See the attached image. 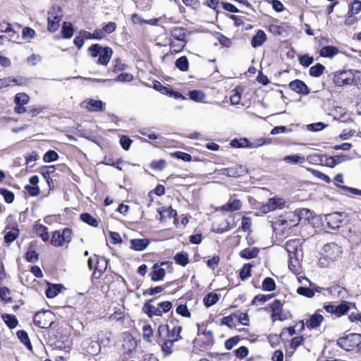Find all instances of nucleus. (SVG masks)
Returning <instances> with one entry per match:
<instances>
[{"label":"nucleus","instance_id":"obj_1","mask_svg":"<svg viewBox=\"0 0 361 361\" xmlns=\"http://www.w3.org/2000/svg\"><path fill=\"white\" fill-rule=\"evenodd\" d=\"M88 53L90 55L95 58L99 56L97 63L103 66H106L113 54V50L109 47H102L99 44L91 45L88 48Z\"/></svg>","mask_w":361,"mask_h":361},{"label":"nucleus","instance_id":"obj_2","mask_svg":"<svg viewBox=\"0 0 361 361\" xmlns=\"http://www.w3.org/2000/svg\"><path fill=\"white\" fill-rule=\"evenodd\" d=\"M337 344L341 348L350 351L361 344V335L359 334H349L337 340Z\"/></svg>","mask_w":361,"mask_h":361},{"label":"nucleus","instance_id":"obj_3","mask_svg":"<svg viewBox=\"0 0 361 361\" xmlns=\"http://www.w3.org/2000/svg\"><path fill=\"white\" fill-rule=\"evenodd\" d=\"M355 81V72L353 70L336 71L334 74V82L336 86L342 87L351 85Z\"/></svg>","mask_w":361,"mask_h":361},{"label":"nucleus","instance_id":"obj_4","mask_svg":"<svg viewBox=\"0 0 361 361\" xmlns=\"http://www.w3.org/2000/svg\"><path fill=\"white\" fill-rule=\"evenodd\" d=\"M48 14V30L54 32L59 27V23L63 16V11L59 6H54Z\"/></svg>","mask_w":361,"mask_h":361},{"label":"nucleus","instance_id":"obj_5","mask_svg":"<svg viewBox=\"0 0 361 361\" xmlns=\"http://www.w3.org/2000/svg\"><path fill=\"white\" fill-rule=\"evenodd\" d=\"M72 230L69 228H65L61 233L55 231L52 233L51 243L55 247H61L65 243H70L71 240Z\"/></svg>","mask_w":361,"mask_h":361},{"label":"nucleus","instance_id":"obj_6","mask_svg":"<svg viewBox=\"0 0 361 361\" xmlns=\"http://www.w3.org/2000/svg\"><path fill=\"white\" fill-rule=\"evenodd\" d=\"M52 317L53 314L50 311L37 312L34 316L33 323L39 328L48 329L53 324Z\"/></svg>","mask_w":361,"mask_h":361},{"label":"nucleus","instance_id":"obj_7","mask_svg":"<svg viewBox=\"0 0 361 361\" xmlns=\"http://www.w3.org/2000/svg\"><path fill=\"white\" fill-rule=\"evenodd\" d=\"M323 251L326 257L333 262L340 259L343 254L342 247L334 242L325 244L323 247Z\"/></svg>","mask_w":361,"mask_h":361},{"label":"nucleus","instance_id":"obj_8","mask_svg":"<svg viewBox=\"0 0 361 361\" xmlns=\"http://www.w3.org/2000/svg\"><path fill=\"white\" fill-rule=\"evenodd\" d=\"M221 174L233 178H238L247 173V169L243 165H235L229 168H225L220 170Z\"/></svg>","mask_w":361,"mask_h":361},{"label":"nucleus","instance_id":"obj_9","mask_svg":"<svg viewBox=\"0 0 361 361\" xmlns=\"http://www.w3.org/2000/svg\"><path fill=\"white\" fill-rule=\"evenodd\" d=\"M324 308L327 312L334 314L339 317L348 312L350 306L348 302H345L338 305H326Z\"/></svg>","mask_w":361,"mask_h":361},{"label":"nucleus","instance_id":"obj_10","mask_svg":"<svg viewBox=\"0 0 361 361\" xmlns=\"http://www.w3.org/2000/svg\"><path fill=\"white\" fill-rule=\"evenodd\" d=\"M288 86L291 90L299 94L307 95L310 92L307 85L303 81L298 79L290 82Z\"/></svg>","mask_w":361,"mask_h":361},{"label":"nucleus","instance_id":"obj_11","mask_svg":"<svg viewBox=\"0 0 361 361\" xmlns=\"http://www.w3.org/2000/svg\"><path fill=\"white\" fill-rule=\"evenodd\" d=\"M325 221L330 228H338L341 226L343 221L341 214L338 212H334L326 214L325 216Z\"/></svg>","mask_w":361,"mask_h":361},{"label":"nucleus","instance_id":"obj_12","mask_svg":"<svg viewBox=\"0 0 361 361\" xmlns=\"http://www.w3.org/2000/svg\"><path fill=\"white\" fill-rule=\"evenodd\" d=\"M300 241L299 239H292L286 243L285 248L288 253V257L295 254L296 255L302 254V251L300 248Z\"/></svg>","mask_w":361,"mask_h":361},{"label":"nucleus","instance_id":"obj_13","mask_svg":"<svg viewBox=\"0 0 361 361\" xmlns=\"http://www.w3.org/2000/svg\"><path fill=\"white\" fill-rule=\"evenodd\" d=\"M285 203V201L282 198L274 197L270 198L268 200L267 205L263 206V212H268L269 211L275 210L278 208H281Z\"/></svg>","mask_w":361,"mask_h":361},{"label":"nucleus","instance_id":"obj_14","mask_svg":"<svg viewBox=\"0 0 361 361\" xmlns=\"http://www.w3.org/2000/svg\"><path fill=\"white\" fill-rule=\"evenodd\" d=\"M271 310L272 312L271 317L273 321H275L276 319L283 321L285 319V318L281 315L282 303L279 300H275L273 302V303L271 305Z\"/></svg>","mask_w":361,"mask_h":361},{"label":"nucleus","instance_id":"obj_15","mask_svg":"<svg viewBox=\"0 0 361 361\" xmlns=\"http://www.w3.org/2000/svg\"><path fill=\"white\" fill-rule=\"evenodd\" d=\"M304 325L305 324L303 322H301L299 324H296L295 326H290L288 328L283 329L280 334L281 339L282 341H288L290 336H292L296 334L295 328L298 326H300V329H298V331H302L304 328Z\"/></svg>","mask_w":361,"mask_h":361},{"label":"nucleus","instance_id":"obj_16","mask_svg":"<svg viewBox=\"0 0 361 361\" xmlns=\"http://www.w3.org/2000/svg\"><path fill=\"white\" fill-rule=\"evenodd\" d=\"M152 300H149L148 302H145L143 305L142 310L143 312L147 314V316L152 318L153 316H161L162 311L160 308L156 307L152 305L149 302H152Z\"/></svg>","mask_w":361,"mask_h":361},{"label":"nucleus","instance_id":"obj_17","mask_svg":"<svg viewBox=\"0 0 361 361\" xmlns=\"http://www.w3.org/2000/svg\"><path fill=\"white\" fill-rule=\"evenodd\" d=\"M149 244V240L147 238L130 240V248L136 251L145 250Z\"/></svg>","mask_w":361,"mask_h":361},{"label":"nucleus","instance_id":"obj_18","mask_svg":"<svg viewBox=\"0 0 361 361\" xmlns=\"http://www.w3.org/2000/svg\"><path fill=\"white\" fill-rule=\"evenodd\" d=\"M323 319L324 317L322 315L314 313L306 320L305 325L308 329H314L321 324Z\"/></svg>","mask_w":361,"mask_h":361},{"label":"nucleus","instance_id":"obj_19","mask_svg":"<svg viewBox=\"0 0 361 361\" xmlns=\"http://www.w3.org/2000/svg\"><path fill=\"white\" fill-rule=\"evenodd\" d=\"M166 272L158 264H154L153 270L150 273L151 279L153 281H159L164 279Z\"/></svg>","mask_w":361,"mask_h":361},{"label":"nucleus","instance_id":"obj_20","mask_svg":"<svg viewBox=\"0 0 361 361\" xmlns=\"http://www.w3.org/2000/svg\"><path fill=\"white\" fill-rule=\"evenodd\" d=\"M266 39L267 35L265 32L262 30H259L256 35L252 37L251 39V45L253 48H257L262 46Z\"/></svg>","mask_w":361,"mask_h":361},{"label":"nucleus","instance_id":"obj_21","mask_svg":"<svg viewBox=\"0 0 361 361\" xmlns=\"http://www.w3.org/2000/svg\"><path fill=\"white\" fill-rule=\"evenodd\" d=\"M241 208V202L239 200L228 201L226 204L221 207V209L225 212H234Z\"/></svg>","mask_w":361,"mask_h":361},{"label":"nucleus","instance_id":"obj_22","mask_svg":"<svg viewBox=\"0 0 361 361\" xmlns=\"http://www.w3.org/2000/svg\"><path fill=\"white\" fill-rule=\"evenodd\" d=\"M338 53L337 47L334 46H326L319 51V54L322 57L332 58Z\"/></svg>","mask_w":361,"mask_h":361},{"label":"nucleus","instance_id":"obj_23","mask_svg":"<svg viewBox=\"0 0 361 361\" xmlns=\"http://www.w3.org/2000/svg\"><path fill=\"white\" fill-rule=\"evenodd\" d=\"M63 288V287L61 284H54L49 286L45 292L46 296L49 298H53L61 292Z\"/></svg>","mask_w":361,"mask_h":361},{"label":"nucleus","instance_id":"obj_24","mask_svg":"<svg viewBox=\"0 0 361 361\" xmlns=\"http://www.w3.org/2000/svg\"><path fill=\"white\" fill-rule=\"evenodd\" d=\"M181 331L182 327L180 326H174L171 330H169V333H167V336L173 342L178 341L182 339Z\"/></svg>","mask_w":361,"mask_h":361},{"label":"nucleus","instance_id":"obj_25","mask_svg":"<svg viewBox=\"0 0 361 361\" xmlns=\"http://www.w3.org/2000/svg\"><path fill=\"white\" fill-rule=\"evenodd\" d=\"M73 27L71 23L64 22L61 27L62 37L64 39H69L73 35Z\"/></svg>","mask_w":361,"mask_h":361},{"label":"nucleus","instance_id":"obj_26","mask_svg":"<svg viewBox=\"0 0 361 361\" xmlns=\"http://www.w3.org/2000/svg\"><path fill=\"white\" fill-rule=\"evenodd\" d=\"M258 254L259 250L256 247L245 248L240 252V257L247 259L256 257Z\"/></svg>","mask_w":361,"mask_h":361},{"label":"nucleus","instance_id":"obj_27","mask_svg":"<svg viewBox=\"0 0 361 361\" xmlns=\"http://www.w3.org/2000/svg\"><path fill=\"white\" fill-rule=\"evenodd\" d=\"M36 234L39 236L44 241H47L49 238L48 228L42 225V224H36L34 227Z\"/></svg>","mask_w":361,"mask_h":361},{"label":"nucleus","instance_id":"obj_28","mask_svg":"<svg viewBox=\"0 0 361 361\" xmlns=\"http://www.w3.org/2000/svg\"><path fill=\"white\" fill-rule=\"evenodd\" d=\"M219 300V295L215 293H209L203 299L204 305L209 307L216 304Z\"/></svg>","mask_w":361,"mask_h":361},{"label":"nucleus","instance_id":"obj_29","mask_svg":"<svg viewBox=\"0 0 361 361\" xmlns=\"http://www.w3.org/2000/svg\"><path fill=\"white\" fill-rule=\"evenodd\" d=\"M325 69L324 66L318 63L310 68L309 74L312 77L318 78L324 73Z\"/></svg>","mask_w":361,"mask_h":361},{"label":"nucleus","instance_id":"obj_30","mask_svg":"<svg viewBox=\"0 0 361 361\" xmlns=\"http://www.w3.org/2000/svg\"><path fill=\"white\" fill-rule=\"evenodd\" d=\"M19 235V229L17 227L13 228L9 231H7L4 235V241L7 244L13 242Z\"/></svg>","mask_w":361,"mask_h":361},{"label":"nucleus","instance_id":"obj_31","mask_svg":"<svg viewBox=\"0 0 361 361\" xmlns=\"http://www.w3.org/2000/svg\"><path fill=\"white\" fill-rule=\"evenodd\" d=\"M302 257V253L296 255L294 254L289 257V269L293 271H297L300 265V258Z\"/></svg>","mask_w":361,"mask_h":361},{"label":"nucleus","instance_id":"obj_32","mask_svg":"<svg viewBox=\"0 0 361 361\" xmlns=\"http://www.w3.org/2000/svg\"><path fill=\"white\" fill-rule=\"evenodd\" d=\"M171 35L178 42H185V30L183 27H175L171 31Z\"/></svg>","mask_w":361,"mask_h":361},{"label":"nucleus","instance_id":"obj_33","mask_svg":"<svg viewBox=\"0 0 361 361\" xmlns=\"http://www.w3.org/2000/svg\"><path fill=\"white\" fill-rule=\"evenodd\" d=\"M80 219L86 223L87 224L92 226L93 227H97L99 225L98 221L93 217L89 213H82L80 214Z\"/></svg>","mask_w":361,"mask_h":361},{"label":"nucleus","instance_id":"obj_34","mask_svg":"<svg viewBox=\"0 0 361 361\" xmlns=\"http://www.w3.org/2000/svg\"><path fill=\"white\" fill-rule=\"evenodd\" d=\"M177 215V212L171 207L164 208L159 212V219L164 220L166 218L174 217Z\"/></svg>","mask_w":361,"mask_h":361},{"label":"nucleus","instance_id":"obj_35","mask_svg":"<svg viewBox=\"0 0 361 361\" xmlns=\"http://www.w3.org/2000/svg\"><path fill=\"white\" fill-rule=\"evenodd\" d=\"M96 265L94 269H98L100 271L104 272L107 268L108 260L103 257L95 255Z\"/></svg>","mask_w":361,"mask_h":361},{"label":"nucleus","instance_id":"obj_36","mask_svg":"<svg viewBox=\"0 0 361 361\" xmlns=\"http://www.w3.org/2000/svg\"><path fill=\"white\" fill-rule=\"evenodd\" d=\"M176 67L181 71H187L189 68V62L186 56H183L178 58L175 63Z\"/></svg>","mask_w":361,"mask_h":361},{"label":"nucleus","instance_id":"obj_37","mask_svg":"<svg viewBox=\"0 0 361 361\" xmlns=\"http://www.w3.org/2000/svg\"><path fill=\"white\" fill-rule=\"evenodd\" d=\"M163 343L161 344V349L165 356H167L172 353L173 347V341L171 339H164Z\"/></svg>","mask_w":361,"mask_h":361},{"label":"nucleus","instance_id":"obj_38","mask_svg":"<svg viewBox=\"0 0 361 361\" xmlns=\"http://www.w3.org/2000/svg\"><path fill=\"white\" fill-rule=\"evenodd\" d=\"M2 318L10 329H13L18 325V319L13 314H5L2 315Z\"/></svg>","mask_w":361,"mask_h":361},{"label":"nucleus","instance_id":"obj_39","mask_svg":"<svg viewBox=\"0 0 361 361\" xmlns=\"http://www.w3.org/2000/svg\"><path fill=\"white\" fill-rule=\"evenodd\" d=\"M284 161L288 164H297L305 162V158L298 154L288 155L284 157Z\"/></svg>","mask_w":361,"mask_h":361},{"label":"nucleus","instance_id":"obj_40","mask_svg":"<svg viewBox=\"0 0 361 361\" xmlns=\"http://www.w3.org/2000/svg\"><path fill=\"white\" fill-rule=\"evenodd\" d=\"M87 105L90 111H102L103 110V102L101 100L90 99Z\"/></svg>","mask_w":361,"mask_h":361},{"label":"nucleus","instance_id":"obj_41","mask_svg":"<svg viewBox=\"0 0 361 361\" xmlns=\"http://www.w3.org/2000/svg\"><path fill=\"white\" fill-rule=\"evenodd\" d=\"M19 340L26 345L29 349H32V345L30 341L27 333L24 330H20L17 332Z\"/></svg>","mask_w":361,"mask_h":361},{"label":"nucleus","instance_id":"obj_42","mask_svg":"<svg viewBox=\"0 0 361 361\" xmlns=\"http://www.w3.org/2000/svg\"><path fill=\"white\" fill-rule=\"evenodd\" d=\"M189 97H190V99H192L195 102H201L205 98V94L201 90H195L190 91Z\"/></svg>","mask_w":361,"mask_h":361},{"label":"nucleus","instance_id":"obj_43","mask_svg":"<svg viewBox=\"0 0 361 361\" xmlns=\"http://www.w3.org/2000/svg\"><path fill=\"white\" fill-rule=\"evenodd\" d=\"M0 195L4 197L5 202L8 204L12 203L15 198L14 193L6 188H0Z\"/></svg>","mask_w":361,"mask_h":361},{"label":"nucleus","instance_id":"obj_44","mask_svg":"<svg viewBox=\"0 0 361 361\" xmlns=\"http://www.w3.org/2000/svg\"><path fill=\"white\" fill-rule=\"evenodd\" d=\"M276 288L275 281L270 277H267L262 282V289L267 291L274 290Z\"/></svg>","mask_w":361,"mask_h":361},{"label":"nucleus","instance_id":"obj_45","mask_svg":"<svg viewBox=\"0 0 361 361\" xmlns=\"http://www.w3.org/2000/svg\"><path fill=\"white\" fill-rule=\"evenodd\" d=\"M30 97L25 93H18L15 96V103L16 105H25L29 102Z\"/></svg>","mask_w":361,"mask_h":361},{"label":"nucleus","instance_id":"obj_46","mask_svg":"<svg viewBox=\"0 0 361 361\" xmlns=\"http://www.w3.org/2000/svg\"><path fill=\"white\" fill-rule=\"evenodd\" d=\"M174 259L176 264L183 267L186 266L188 263V256L186 253L184 252H179L176 254L174 257Z\"/></svg>","mask_w":361,"mask_h":361},{"label":"nucleus","instance_id":"obj_47","mask_svg":"<svg viewBox=\"0 0 361 361\" xmlns=\"http://www.w3.org/2000/svg\"><path fill=\"white\" fill-rule=\"evenodd\" d=\"M251 268L252 265L250 264H245L242 267L240 271V277L243 281L246 280L251 276Z\"/></svg>","mask_w":361,"mask_h":361},{"label":"nucleus","instance_id":"obj_48","mask_svg":"<svg viewBox=\"0 0 361 361\" xmlns=\"http://www.w3.org/2000/svg\"><path fill=\"white\" fill-rule=\"evenodd\" d=\"M142 331H143L144 339L149 343L152 342V338L153 336L154 331H153V329L151 327V326L150 325H145L142 327Z\"/></svg>","mask_w":361,"mask_h":361},{"label":"nucleus","instance_id":"obj_49","mask_svg":"<svg viewBox=\"0 0 361 361\" xmlns=\"http://www.w3.org/2000/svg\"><path fill=\"white\" fill-rule=\"evenodd\" d=\"M297 293L311 298L314 296V290L312 288L300 286L297 289Z\"/></svg>","mask_w":361,"mask_h":361},{"label":"nucleus","instance_id":"obj_50","mask_svg":"<svg viewBox=\"0 0 361 361\" xmlns=\"http://www.w3.org/2000/svg\"><path fill=\"white\" fill-rule=\"evenodd\" d=\"M241 99V92L238 88L234 89L231 92V94L230 97L231 103L233 105L238 104L240 102Z\"/></svg>","mask_w":361,"mask_h":361},{"label":"nucleus","instance_id":"obj_51","mask_svg":"<svg viewBox=\"0 0 361 361\" xmlns=\"http://www.w3.org/2000/svg\"><path fill=\"white\" fill-rule=\"evenodd\" d=\"M271 298V295H258L252 301V305H258L262 304Z\"/></svg>","mask_w":361,"mask_h":361},{"label":"nucleus","instance_id":"obj_52","mask_svg":"<svg viewBox=\"0 0 361 361\" xmlns=\"http://www.w3.org/2000/svg\"><path fill=\"white\" fill-rule=\"evenodd\" d=\"M59 158L58 154L54 151V150H49L47 152L44 157H43V161L44 162H51L57 160Z\"/></svg>","mask_w":361,"mask_h":361},{"label":"nucleus","instance_id":"obj_53","mask_svg":"<svg viewBox=\"0 0 361 361\" xmlns=\"http://www.w3.org/2000/svg\"><path fill=\"white\" fill-rule=\"evenodd\" d=\"M32 245L25 254V259L29 262H36L38 260V254L35 250H31Z\"/></svg>","mask_w":361,"mask_h":361},{"label":"nucleus","instance_id":"obj_54","mask_svg":"<svg viewBox=\"0 0 361 361\" xmlns=\"http://www.w3.org/2000/svg\"><path fill=\"white\" fill-rule=\"evenodd\" d=\"M326 127V125L325 123H324L322 122H318V123H311V124L307 125V129L309 131L318 132V131H320V130L324 129Z\"/></svg>","mask_w":361,"mask_h":361},{"label":"nucleus","instance_id":"obj_55","mask_svg":"<svg viewBox=\"0 0 361 361\" xmlns=\"http://www.w3.org/2000/svg\"><path fill=\"white\" fill-rule=\"evenodd\" d=\"M36 33L35 31L30 27H25L23 28L22 32V37L23 39H32L35 37Z\"/></svg>","mask_w":361,"mask_h":361},{"label":"nucleus","instance_id":"obj_56","mask_svg":"<svg viewBox=\"0 0 361 361\" xmlns=\"http://www.w3.org/2000/svg\"><path fill=\"white\" fill-rule=\"evenodd\" d=\"M166 163L164 159H159V161H154L151 162L150 167L154 170L161 171L166 167Z\"/></svg>","mask_w":361,"mask_h":361},{"label":"nucleus","instance_id":"obj_57","mask_svg":"<svg viewBox=\"0 0 361 361\" xmlns=\"http://www.w3.org/2000/svg\"><path fill=\"white\" fill-rule=\"evenodd\" d=\"M11 291L6 287L0 288V298L1 300H5L6 302H11V298L10 296Z\"/></svg>","mask_w":361,"mask_h":361},{"label":"nucleus","instance_id":"obj_58","mask_svg":"<svg viewBox=\"0 0 361 361\" xmlns=\"http://www.w3.org/2000/svg\"><path fill=\"white\" fill-rule=\"evenodd\" d=\"M361 11V1L359 0H354L352 2L351 7L349 10V13L352 15H356Z\"/></svg>","mask_w":361,"mask_h":361},{"label":"nucleus","instance_id":"obj_59","mask_svg":"<svg viewBox=\"0 0 361 361\" xmlns=\"http://www.w3.org/2000/svg\"><path fill=\"white\" fill-rule=\"evenodd\" d=\"M299 61L302 66L305 67H308L313 63L314 59L312 56H310L307 54H305L299 58Z\"/></svg>","mask_w":361,"mask_h":361},{"label":"nucleus","instance_id":"obj_60","mask_svg":"<svg viewBox=\"0 0 361 361\" xmlns=\"http://www.w3.org/2000/svg\"><path fill=\"white\" fill-rule=\"evenodd\" d=\"M0 32H4V33L13 32L14 34L15 31L13 30V29L10 23L4 20V21L0 22Z\"/></svg>","mask_w":361,"mask_h":361},{"label":"nucleus","instance_id":"obj_61","mask_svg":"<svg viewBox=\"0 0 361 361\" xmlns=\"http://www.w3.org/2000/svg\"><path fill=\"white\" fill-rule=\"evenodd\" d=\"M240 341L238 336H233L227 339L225 342V347L227 350H231Z\"/></svg>","mask_w":361,"mask_h":361},{"label":"nucleus","instance_id":"obj_62","mask_svg":"<svg viewBox=\"0 0 361 361\" xmlns=\"http://www.w3.org/2000/svg\"><path fill=\"white\" fill-rule=\"evenodd\" d=\"M248 348L245 346H240L235 350V356L239 359H243L248 354Z\"/></svg>","mask_w":361,"mask_h":361},{"label":"nucleus","instance_id":"obj_63","mask_svg":"<svg viewBox=\"0 0 361 361\" xmlns=\"http://www.w3.org/2000/svg\"><path fill=\"white\" fill-rule=\"evenodd\" d=\"M116 23L114 22H109L106 25H105L103 27V32L104 35L111 34L114 32L116 29Z\"/></svg>","mask_w":361,"mask_h":361},{"label":"nucleus","instance_id":"obj_64","mask_svg":"<svg viewBox=\"0 0 361 361\" xmlns=\"http://www.w3.org/2000/svg\"><path fill=\"white\" fill-rule=\"evenodd\" d=\"M133 79V76L132 74L128 73H123L119 74L116 78V80L118 82H130Z\"/></svg>","mask_w":361,"mask_h":361}]
</instances>
